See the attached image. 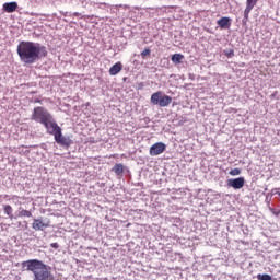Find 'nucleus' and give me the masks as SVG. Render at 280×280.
Masks as SVG:
<instances>
[{"instance_id":"obj_1","label":"nucleus","mask_w":280,"mask_h":280,"mask_svg":"<svg viewBox=\"0 0 280 280\" xmlns=\"http://www.w3.org/2000/svg\"><path fill=\"white\" fill-rule=\"evenodd\" d=\"M18 55L24 65H34L36 60L47 57V47L33 42H21L18 45Z\"/></svg>"},{"instance_id":"obj_2","label":"nucleus","mask_w":280,"mask_h":280,"mask_svg":"<svg viewBox=\"0 0 280 280\" xmlns=\"http://www.w3.org/2000/svg\"><path fill=\"white\" fill-rule=\"evenodd\" d=\"M24 268L33 272L34 280H54V275L49 270V266L40 260L32 259L23 262Z\"/></svg>"},{"instance_id":"obj_3","label":"nucleus","mask_w":280,"mask_h":280,"mask_svg":"<svg viewBox=\"0 0 280 280\" xmlns=\"http://www.w3.org/2000/svg\"><path fill=\"white\" fill-rule=\"evenodd\" d=\"M31 119L37 124H42L48 131L50 128L57 125L56 120H54V116H51V113H49V110L43 106L34 107Z\"/></svg>"},{"instance_id":"obj_4","label":"nucleus","mask_w":280,"mask_h":280,"mask_svg":"<svg viewBox=\"0 0 280 280\" xmlns=\"http://www.w3.org/2000/svg\"><path fill=\"white\" fill-rule=\"evenodd\" d=\"M50 129L51 130H48L49 135H52L55 137V141L59 145H63L66 148H69L71 145V143H73L72 140H70L69 138L62 136V128H60V126H58V124L55 125Z\"/></svg>"},{"instance_id":"obj_5","label":"nucleus","mask_w":280,"mask_h":280,"mask_svg":"<svg viewBox=\"0 0 280 280\" xmlns=\"http://www.w3.org/2000/svg\"><path fill=\"white\" fill-rule=\"evenodd\" d=\"M258 1L259 0H246V8L244 10V19H243L244 25H246V23H248L250 12H253V8H255V5H257Z\"/></svg>"},{"instance_id":"obj_6","label":"nucleus","mask_w":280,"mask_h":280,"mask_svg":"<svg viewBox=\"0 0 280 280\" xmlns=\"http://www.w3.org/2000/svg\"><path fill=\"white\" fill-rule=\"evenodd\" d=\"M165 143L163 142H158V143H154L153 145H151L150 148V155L151 156H159V154H163L165 152Z\"/></svg>"},{"instance_id":"obj_7","label":"nucleus","mask_w":280,"mask_h":280,"mask_svg":"<svg viewBox=\"0 0 280 280\" xmlns=\"http://www.w3.org/2000/svg\"><path fill=\"white\" fill-rule=\"evenodd\" d=\"M245 183L246 180L244 179V177H238V178L228 180L229 187H233V189H242Z\"/></svg>"},{"instance_id":"obj_8","label":"nucleus","mask_w":280,"mask_h":280,"mask_svg":"<svg viewBox=\"0 0 280 280\" xmlns=\"http://www.w3.org/2000/svg\"><path fill=\"white\" fill-rule=\"evenodd\" d=\"M49 226V221L48 222H43V219H34L32 229L34 231H44V229H48Z\"/></svg>"},{"instance_id":"obj_9","label":"nucleus","mask_w":280,"mask_h":280,"mask_svg":"<svg viewBox=\"0 0 280 280\" xmlns=\"http://www.w3.org/2000/svg\"><path fill=\"white\" fill-rule=\"evenodd\" d=\"M217 25L221 30H230L231 28V18L223 16L220 20L217 21Z\"/></svg>"},{"instance_id":"obj_10","label":"nucleus","mask_w":280,"mask_h":280,"mask_svg":"<svg viewBox=\"0 0 280 280\" xmlns=\"http://www.w3.org/2000/svg\"><path fill=\"white\" fill-rule=\"evenodd\" d=\"M161 100H163V92L161 91L155 92L151 95V104H153V106H160Z\"/></svg>"},{"instance_id":"obj_11","label":"nucleus","mask_w":280,"mask_h":280,"mask_svg":"<svg viewBox=\"0 0 280 280\" xmlns=\"http://www.w3.org/2000/svg\"><path fill=\"white\" fill-rule=\"evenodd\" d=\"M18 8L19 3L16 2H7L3 4L4 12H8L9 14H12V12H16Z\"/></svg>"},{"instance_id":"obj_12","label":"nucleus","mask_w":280,"mask_h":280,"mask_svg":"<svg viewBox=\"0 0 280 280\" xmlns=\"http://www.w3.org/2000/svg\"><path fill=\"white\" fill-rule=\"evenodd\" d=\"M121 69H124V65L121 61L116 62L114 66L109 68V75H117Z\"/></svg>"},{"instance_id":"obj_13","label":"nucleus","mask_w":280,"mask_h":280,"mask_svg":"<svg viewBox=\"0 0 280 280\" xmlns=\"http://www.w3.org/2000/svg\"><path fill=\"white\" fill-rule=\"evenodd\" d=\"M172 104V96L170 95H163L160 101V107L165 108Z\"/></svg>"},{"instance_id":"obj_14","label":"nucleus","mask_w":280,"mask_h":280,"mask_svg":"<svg viewBox=\"0 0 280 280\" xmlns=\"http://www.w3.org/2000/svg\"><path fill=\"white\" fill-rule=\"evenodd\" d=\"M3 211L5 213V215H8L10 218V220H13L14 219V214H13V209H12V206L10 205H4L3 206Z\"/></svg>"},{"instance_id":"obj_15","label":"nucleus","mask_w":280,"mask_h":280,"mask_svg":"<svg viewBox=\"0 0 280 280\" xmlns=\"http://www.w3.org/2000/svg\"><path fill=\"white\" fill-rule=\"evenodd\" d=\"M172 62L175 65H180V61L185 60V55L182 54H174L171 58Z\"/></svg>"},{"instance_id":"obj_16","label":"nucleus","mask_w":280,"mask_h":280,"mask_svg":"<svg viewBox=\"0 0 280 280\" xmlns=\"http://www.w3.org/2000/svg\"><path fill=\"white\" fill-rule=\"evenodd\" d=\"M112 172H115L117 176H121V174H124V164L114 165V167L112 168Z\"/></svg>"},{"instance_id":"obj_17","label":"nucleus","mask_w":280,"mask_h":280,"mask_svg":"<svg viewBox=\"0 0 280 280\" xmlns=\"http://www.w3.org/2000/svg\"><path fill=\"white\" fill-rule=\"evenodd\" d=\"M19 217L20 218H32V211L26 210V209H22L19 212Z\"/></svg>"},{"instance_id":"obj_18","label":"nucleus","mask_w":280,"mask_h":280,"mask_svg":"<svg viewBox=\"0 0 280 280\" xmlns=\"http://www.w3.org/2000/svg\"><path fill=\"white\" fill-rule=\"evenodd\" d=\"M257 279L258 280H272V277L270 275H268V273H264V275L259 273L257 276Z\"/></svg>"},{"instance_id":"obj_19","label":"nucleus","mask_w":280,"mask_h":280,"mask_svg":"<svg viewBox=\"0 0 280 280\" xmlns=\"http://www.w3.org/2000/svg\"><path fill=\"white\" fill-rule=\"evenodd\" d=\"M242 171L240 168H233L230 171V176H240Z\"/></svg>"},{"instance_id":"obj_20","label":"nucleus","mask_w":280,"mask_h":280,"mask_svg":"<svg viewBox=\"0 0 280 280\" xmlns=\"http://www.w3.org/2000/svg\"><path fill=\"white\" fill-rule=\"evenodd\" d=\"M151 50L150 48H144V51L141 52L142 58H145V56H150Z\"/></svg>"},{"instance_id":"obj_21","label":"nucleus","mask_w":280,"mask_h":280,"mask_svg":"<svg viewBox=\"0 0 280 280\" xmlns=\"http://www.w3.org/2000/svg\"><path fill=\"white\" fill-rule=\"evenodd\" d=\"M225 56L228 58H233V56H235V51L233 49H231L229 52H225Z\"/></svg>"},{"instance_id":"obj_22","label":"nucleus","mask_w":280,"mask_h":280,"mask_svg":"<svg viewBox=\"0 0 280 280\" xmlns=\"http://www.w3.org/2000/svg\"><path fill=\"white\" fill-rule=\"evenodd\" d=\"M50 246L51 248H55V249L60 248V245L58 243H51Z\"/></svg>"},{"instance_id":"obj_23","label":"nucleus","mask_w":280,"mask_h":280,"mask_svg":"<svg viewBox=\"0 0 280 280\" xmlns=\"http://www.w3.org/2000/svg\"><path fill=\"white\" fill-rule=\"evenodd\" d=\"M34 103L35 104H40V100L37 98V100L34 101Z\"/></svg>"},{"instance_id":"obj_24","label":"nucleus","mask_w":280,"mask_h":280,"mask_svg":"<svg viewBox=\"0 0 280 280\" xmlns=\"http://www.w3.org/2000/svg\"><path fill=\"white\" fill-rule=\"evenodd\" d=\"M73 16H80V13L79 12H74Z\"/></svg>"},{"instance_id":"obj_25","label":"nucleus","mask_w":280,"mask_h":280,"mask_svg":"<svg viewBox=\"0 0 280 280\" xmlns=\"http://www.w3.org/2000/svg\"><path fill=\"white\" fill-rule=\"evenodd\" d=\"M276 194L280 197V191H277Z\"/></svg>"},{"instance_id":"obj_26","label":"nucleus","mask_w":280,"mask_h":280,"mask_svg":"<svg viewBox=\"0 0 280 280\" xmlns=\"http://www.w3.org/2000/svg\"><path fill=\"white\" fill-rule=\"evenodd\" d=\"M272 191H277V188H273Z\"/></svg>"}]
</instances>
